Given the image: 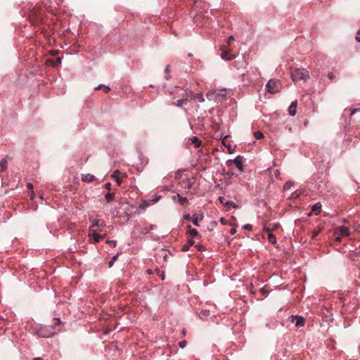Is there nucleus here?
<instances>
[{"mask_svg":"<svg viewBox=\"0 0 360 360\" xmlns=\"http://www.w3.org/2000/svg\"><path fill=\"white\" fill-rule=\"evenodd\" d=\"M291 78L293 81L304 80L309 78V71L304 68H296L291 71Z\"/></svg>","mask_w":360,"mask_h":360,"instance_id":"2","label":"nucleus"},{"mask_svg":"<svg viewBox=\"0 0 360 360\" xmlns=\"http://www.w3.org/2000/svg\"><path fill=\"white\" fill-rule=\"evenodd\" d=\"M196 248L198 250H203V247L202 245H196Z\"/></svg>","mask_w":360,"mask_h":360,"instance_id":"47","label":"nucleus"},{"mask_svg":"<svg viewBox=\"0 0 360 360\" xmlns=\"http://www.w3.org/2000/svg\"><path fill=\"white\" fill-rule=\"evenodd\" d=\"M356 41H359V42H360V37H356Z\"/></svg>","mask_w":360,"mask_h":360,"instance_id":"53","label":"nucleus"},{"mask_svg":"<svg viewBox=\"0 0 360 360\" xmlns=\"http://www.w3.org/2000/svg\"><path fill=\"white\" fill-rule=\"evenodd\" d=\"M350 116L354 115L356 112H360V108H350Z\"/></svg>","mask_w":360,"mask_h":360,"instance_id":"31","label":"nucleus"},{"mask_svg":"<svg viewBox=\"0 0 360 360\" xmlns=\"http://www.w3.org/2000/svg\"><path fill=\"white\" fill-rule=\"evenodd\" d=\"M328 78H329L330 80H332V79H333V74L332 72H329V73L328 74Z\"/></svg>","mask_w":360,"mask_h":360,"instance_id":"45","label":"nucleus"},{"mask_svg":"<svg viewBox=\"0 0 360 360\" xmlns=\"http://www.w3.org/2000/svg\"><path fill=\"white\" fill-rule=\"evenodd\" d=\"M271 229H270L269 227H264V231L268 233V235L269 233H271Z\"/></svg>","mask_w":360,"mask_h":360,"instance_id":"40","label":"nucleus"},{"mask_svg":"<svg viewBox=\"0 0 360 360\" xmlns=\"http://www.w3.org/2000/svg\"><path fill=\"white\" fill-rule=\"evenodd\" d=\"M106 243L109 244L111 247L115 248L117 245V241L113 240H107Z\"/></svg>","mask_w":360,"mask_h":360,"instance_id":"28","label":"nucleus"},{"mask_svg":"<svg viewBox=\"0 0 360 360\" xmlns=\"http://www.w3.org/2000/svg\"><path fill=\"white\" fill-rule=\"evenodd\" d=\"M188 101V98L185 99H179L176 102L173 103V105H176L178 107H182L183 104Z\"/></svg>","mask_w":360,"mask_h":360,"instance_id":"23","label":"nucleus"},{"mask_svg":"<svg viewBox=\"0 0 360 360\" xmlns=\"http://www.w3.org/2000/svg\"><path fill=\"white\" fill-rule=\"evenodd\" d=\"M316 235H318V233H314L313 237H315Z\"/></svg>","mask_w":360,"mask_h":360,"instance_id":"60","label":"nucleus"},{"mask_svg":"<svg viewBox=\"0 0 360 360\" xmlns=\"http://www.w3.org/2000/svg\"><path fill=\"white\" fill-rule=\"evenodd\" d=\"M236 232V229H231V231H230V233L231 235H234Z\"/></svg>","mask_w":360,"mask_h":360,"instance_id":"46","label":"nucleus"},{"mask_svg":"<svg viewBox=\"0 0 360 360\" xmlns=\"http://www.w3.org/2000/svg\"><path fill=\"white\" fill-rule=\"evenodd\" d=\"M103 86V85H102V84H99L98 86H97L96 87H95V89H96V90H98V89H101Z\"/></svg>","mask_w":360,"mask_h":360,"instance_id":"48","label":"nucleus"},{"mask_svg":"<svg viewBox=\"0 0 360 360\" xmlns=\"http://www.w3.org/2000/svg\"><path fill=\"white\" fill-rule=\"evenodd\" d=\"M164 278H165V276H161V279L164 280Z\"/></svg>","mask_w":360,"mask_h":360,"instance_id":"61","label":"nucleus"},{"mask_svg":"<svg viewBox=\"0 0 360 360\" xmlns=\"http://www.w3.org/2000/svg\"><path fill=\"white\" fill-rule=\"evenodd\" d=\"M229 204L228 205H230V206H232L233 207H236V205L234 202L233 201H228Z\"/></svg>","mask_w":360,"mask_h":360,"instance_id":"41","label":"nucleus"},{"mask_svg":"<svg viewBox=\"0 0 360 360\" xmlns=\"http://www.w3.org/2000/svg\"><path fill=\"white\" fill-rule=\"evenodd\" d=\"M96 179L95 176L91 174H86L82 176V180L84 182H92Z\"/></svg>","mask_w":360,"mask_h":360,"instance_id":"13","label":"nucleus"},{"mask_svg":"<svg viewBox=\"0 0 360 360\" xmlns=\"http://www.w3.org/2000/svg\"><path fill=\"white\" fill-rule=\"evenodd\" d=\"M117 255H118V254H117V255H115V256H113V257H112L111 260L108 262V266H109V267L112 266V265H113V264H114L115 261V260L117 259Z\"/></svg>","mask_w":360,"mask_h":360,"instance_id":"29","label":"nucleus"},{"mask_svg":"<svg viewBox=\"0 0 360 360\" xmlns=\"http://www.w3.org/2000/svg\"><path fill=\"white\" fill-rule=\"evenodd\" d=\"M165 71V73H166L165 79L167 80H169L171 78V75H170V66L169 65L166 66Z\"/></svg>","mask_w":360,"mask_h":360,"instance_id":"26","label":"nucleus"},{"mask_svg":"<svg viewBox=\"0 0 360 360\" xmlns=\"http://www.w3.org/2000/svg\"><path fill=\"white\" fill-rule=\"evenodd\" d=\"M89 236L93 238L94 242L95 243H98L101 239L105 238V235H100L97 233L94 230L89 229Z\"/></svg>","mask_w":360,"mask_h":360,"instance_id":"7","label":"nucleus"},{"mask_svg":"<svg viewBox=\"0 0 360 360\" xmlns=\"http://www.w3.org/2000/svg\"><path fill=\"white\" fill-rule=\"evenodd\" d=\"M27 188H28L29 189L32 190V188H33L32 184L31 183H28V184H27ZM33 192H34V191H32V193H33Z\"/></svg>","mask_w":360,"mask_h":360,"instance_id":"44","label":"nucleus"},{"mask_svg":"<svg viewBox=\"0 0 360 360\" xmlns=\"http://www.w3.org/2000/svg\"><path fill=\"white\" fill-rule=\"evenodd\" d=\"M316 235H318V233H314L313 237H315Z\"/></svg>","mask_w":360,"mask_h":360,"instance_id":"58","label":"nucleus"},{"mask_svg":"<svg viewBox=\"0 0 360 360\" xmlns=\"http://www.w3.org/2000/svg\"><path fill=\"white\" fill-rule=\"evenodd\" d=\"M158 200V198H155V200H153L155 202H157Z\"/></svg>","mask_w":360,"mask_h":360,"instance_id":"57","label":"nucleus"},{"mask_svg":"<svg viewBox=\"0 0 360 360\" xmlns=\"http://www.w3.org/2000/svg\"><path fill=\"white\" fill-rule=\"evenodd\" d=\"M176 198L178 199L179 200V203L181 205H184L186 202H187V198H185V197H183L181 196V195L179 194H177L176 195H174L172 197V200H175Z\"/></svg>","mask_w":360,"mask_h":360,"instance_id":"15","label":"nucleus"},{"mask_svg":"<svg viewBox=\"0 0 360 360\" xmlns=\"http://www.w3.org/2000/svg\"><path fill=\"white\" fill-rule=\"evenodd\" d=\"M194 244V241L193 239H190L188 240L187 243L184 245L182 248H181V250L183 252H187L190 249V247H191L192 245H193Z\"/></svg>","mask_w":360,"mask_h":360,"instance_id":"17","label":"nucleus"},{"mask_svg":"<svg viewBox=\"0 0 360 360\" xmlns=\"http://www.w3.org/2000/svg\"><path fill=\"white\" fill-rule=\"evenodd\" d=\"M321 212V204L320 202H316L314 205H313L311 208V212L309 214V215H311V214H314L315 215L320 214Z\"/></svg>","mask_w":360,"mask_h":360,"instance_id":"9","label":"nucleus"},{"mask_svg":"<svg viewBox=\"0 0 360 360\" xmlns=\"http://www.w3.org/2000/svg\"><path fill=\"white\" fill-rule=\"evenodd\" d=\"M260 291L262 293V295H264L265 297L267 296L269 294L268 291L264 288H261Z\"/></svg>","mask_w":360,"mask_h":360,"instance_id":"36","label":"nucleus"},{"mask_svg":"<svg viewBox=\"0 0 360 360\" xmlns=\"http://www.w3.org/2000/svg\"><path fill=\"white\" fill-rule=\"evenodd\" d=\"M194 98L196 99L200 103H202L205 101L203 94L201 93L196 94L195 95H194Z\"/></svg>","mask_w":360,"mask_h":360,"instance_id":"24","label":"nucleus"},{"mask_svg":"<svg viewBox=\"0 0 360 360\" xmlns=\"http://www.w3.org/2000/svg\"><path fill=\"white\" fill-rule=\"evenodd\" d=\"M316 235H318V233H314L313 237H315Z\"/></svg>","mask_w":360,"mask_h":360,"instance_id":"59","label":"nucleus"},{"mask_svg":"<svg viewBox=\"0 0 360 360\" xmlns=\"http://www.w3.org/2000/svg\"><path fill=\"white\" fill-rule=\"evenodd\" d=\"M290 321L295 325L296 327H302L304 326L305 319L299 315H291L290 316Z\"/></svg>","mask_w":360,"mask_h":360,"instance_id":"5","label":"nucleus"},{"mask_svg":"<svg viewBox=\"0 0 360 360\" xmlns=\"http://www.w3.org/2000/svg\"><path fill=\"white\" fill-rule=\"evenodd\" d=\"M274 175L277 178V179H280V175H281V173L278 170H276L275 171V173H274Z\"/></svg>","mask_w":360,"mask_h":360,"instance_id":"39","label":"nucleus"},{"mask_svg":"<svg viewBox=\"0 0 360 360\" xmlns=\"http://www.w3.org/2000/svg\"><path fill=\"white\" fill-rule=\"evenodd\" d=\"M186 330L185 329H183V330H181V335H182V336H185V335H186Z\"/></svg>","mask_w":360,"mask_h":360,"instance_id":"49","label":"nucleus"},{"mask_svg":"<svg viewBox=\"0 0 360 360\" xmlns=\"http://www.w3.org/2000/svg\"><path fill=\"white\" fill-rule=\"evenodd\" d=\"M136 230L138 231V233L141 235H145L150 231V229L148 227H141L140 225H136L134 226Z\"/></svg>","mask_w":360,"mask_h":360,"instance_id":"14","label":"nucleus"},{"mask_svg":"<svg viewBox=\"0 0 360 360\" xmlns=\"http://www.w3.org/2000/svg\"><path fill=\"white\" fill-rule=\"evenodd\" d=\"M297 113V101L291 103L288 108V114L290 116H295Z\"/></svg>","mask_w":360,"mask_h":360,"instance_id":"10","label":"nucleus"},{"mask_svg":"<svg viewBox=\"0 0 360 360\" xmlns=\"http://www.w3.org/2000/svg\"><path fill=\"white\" fill-rule=\"evenodd\" d=\"M190 141L195 148H199L202 145V141L200 140L197 136H192L190 139Z\"/></svg>","mask_w":360,"mask_h":360,"instance_id":"16","label":"nucleus"},{"mask_svg":"<svg viewBox=\"0 0 360 360\" xmlns=\"http://www.w3.org/2000/svg\"><path fill=\"white\" fill-rule=\"evenodd\" d=\"M8 162L6 158H3L0 161V172H4L7 169Z\"/></svg>","mask_w":360,"mask_h":360,"instance_id":"19","label":"nucleus"},{"mask_svg":"<svg viewBox=\"0 0 360 360\" xmlns=\"http://www.w3.org/2000/svg\"><path fill=\"white\" fill-rule=\"evenodd\" d=\"M342 236H349L351 234L350 230L347 226H341L339 228Z\"/></svg>","mask_w":360,"mask_h":360,"instance_id":"12","label":"nucleus"},{"mask_svg":"<svg viewBox=\"0 0 360 360\" xmlns=\"http://www.w3.org/2000/svg\"><path fill=\"white\" fill-rule=\"evenodd\" d=\"M192 217L189 214H184V219L187 221H191Z\"/></svg>","mask_w":360,"mask_h":360,"instance_id":"35","label":"nucleus"},{"mask_svg":"<svg viewBox=\"0 0 360 360\" xmlns=\"http://www.w3.org/2000/svg\"><path fill=\"white\" fill-rule=\"evenodd\" d=\"M155 228H156V226L153 225V224H150L149 226V227H148V229H150V231H152V230L155 229Z\"/></svg>","mask_w":360,"mask_h":360,"instance_id":"43","label":"nucleus"},{"mask_svg":"<svg viewBox=\"0 0 360 360\" xmlns=\"http://www.w3.org/2000/svg\"><path fill=\"white\" fill-rule=\"evenodd\" d=\"M254 136L256 139H261L263 138L264 135H263V133L259 131H255L254 133Z\"/></svg>","mask_w":360,"mask_h":360,"instance_id":"27","label":"nucleus"},{"mask_svg":"<svg viewBox=\"0 0 360 360\" xmlns=\"http://www.w3.org/2000/svg\"><path fill=\"white\" fill-rule=\"evenodd\" d=\"M268 240L271 244H276V238L273 233H269L268 235Z\"/></svg>","mask_w":360,"mask_h":360,"instance_id":"25","label":"nucleus"},{"mask_svg":"<svg viewBox=\"0 0 360 360\" xmlns=\"http://www.w3.org/2000/svg\"><path fill=\"white\" fill-rule=\"evenodd\" d=\"M33 360H43V359L40 357H37V358L34 359Z\"/></svg>","mask_w":360,"mask_h":360,"instance_id":"52","label":"nucleus"},{"mask_svg":"<svg viewBox=\"0 0 360 360\" xmlns=\"http://www.w3.org/2000/svg\"><path fill=\"white\" fill-rule=\"evenodd\" d=\"M335 239H336L337 241H340L341 240V238L340 236L336 237Z\"/></svg>","mask_w":360,"mask_h":360,"instance_id":"50","label":"nucleus"},{"mask_svg":"<svg viewBox=\"0 0 360 360\" xmlns=\"http://www.w3.org/2000/svg\"><path fill=\"white\" fill-rule=\"evenodd\" d=\"M234 40V37L233 36H230L229 38H228V40H227V43L229 44H230V43Z\"/></svg>","mask_w":360,"mask_h":360,"instance_id":"42","label":"nucleus"},{"mask_svg":"<svg viewBox=\"0 0 360 360\" xmlns=\"http://www.w3.org/2000/svg\"><path fill=\"white\" fill-rule=\"evenodd\" d=\"M147 271H148V274H152V271H151V270H150V269L147 270Z\"/></svg>","mask_w":360,"mask_h":360,"instance_id":"55","label":"nucleus"},{"mask_svg":"<svg viewBox=\"0 0 360 360\" xmlns=\"http://www.w3.org/2000/svg\"><path fill=\"white\" fill-rule=\"evenodd\" d=\"M105 189L110 191L111 189V184L110 182H108L105 184Z\"/></svg>","mask_w":360,"mask_h":360,"instance_id":"37","label":"nucleus"},{"mask_svg":"<svg viewBox=\"0 0 360 360\" xmlns=\"http://www.w3.org/2000/svg\"><path fill=\"white\" fill-rule=\"evenodd\" d=\"M293 186H294V182L292 181H288L286 183H285V184L283 185V188L284 191H288Z\"/></svg>","mask_w":360,"mask_h":360,"instance_id":"22","label":"nucleus"},{"mask_svg":"<svg viewBox=\"0 0 360 360\" xmlns=\"http://www.w3.org/2000/svg\"><path fill=\"white\" fill-rule=\"evenodd\" d=\"M242 160L243 157L240 155H238L233 160H229L226 163L228 166H230L231 164L233 163L237 167V169L239 171L242 172L243 170Z\"/></svg>","mask_w":360,"mask_h":360,"instance_id":"6","label":"nucleus"},{"mask_svg":"<svg viewBox=\"0 0 360 360\" xmlns=\"http://www.w3.org/2000/svg\"><path fill=\"white\" fill-rule=\"evenodd\" d=\"M209 314H210V311H209V310H205V311H201V313H200V317L201 319H202V316H208V315H209Z\"/></svg>","mask_w":360,"mask_h":360,"instance_id":"33","label":"nucleus"},{"mask_svg":"<svg viewBox=\"0 0 360 360\" xmlns=\"http://www.w3.org/2000/svg\"><path fill=\"white\" fill-rule=\"evenodd\" d=\"M281 88V84L278 79H271L266 84V91L270 94H276L279 92Z\"/></svg>","mask_w":360,"mask_h":360,"instance_id":"3","label":"nucleus"},{"mask_svg":"<svg viewBox=\"0 0 360 360\" xmlns=\"http://www.w3.org/2000/svg\"><path fill=\"white\" fill-rule=\"evenodd\" d=\"M220 49L221 51V57L224 60H233L235 56L233 55L230 50L228 49V47L226 45H221L220 47Z\"/></svg>","mask_w":360,"mask_h":360,"instance_id":"4","label":"nucleus"},{"mask_svg":"<svg viewBox=\"0 0 360 360\" xmlns=\"http://www.w3.org/2000/svg\"><path fill=\"white\" fill-rule=\"evenodd\" d=\"M120 172L119 170H115L112 174V177L117 181V183L119 185H120L122 183V181L120 178Z\"/></svg>","mask_w":360,"mask_h":360,"instance_id":"18","label":"nucleus"},{"mask_svg":"<svg viewBox=\"0 0 360 360\" xmlns=\"http://www.w3.org/2000/svg\"><path fill=\"white\" fill-rule=\"evenodd\" d=\"M60 324L61 321L59 319H54L52 324L41 326L37 333L40 337L49 338L60 330V328H57Z\"/></svg>","mask_w":360,"mask_h":360,"instance_id":"1","label":"nucleus"},{"mask_svg":"<svg viewBox=\"0 0 360 360\" xmlns=\"http://www.w3.org/2000/svg\"><path fill=\"white\" fill-rule=\"evenodd\" d=\"M187 345V342L186 340H183V341H180L179 342V346L181 348V349H184Z\"/></svg>","mask_w":360,"mask_h":360,"instance_id":"32","label":"nucleus"},{"mask_svg":"<svg viewBox=\"0 0 360 360\" xmlns=\"http://www.w3.org/2000/svg\"><path fill=\"white\" fill-rule=\"evenodd\" d=\"M202 219V217L199 218L198 215L194 214V215L192 216L191 221H192V222L193 223L194 225H195L196 226H199V221L201 220Z\"/></svg>","mask_w":360,"mask_h":360,"instance_id":"20","label":"nucleus"},{"mask_svg":"<svg viewBox=\"0 0 360 360\" xmlns=\"http://www.w3.org/2000/svg\"><path fill=\"white\" fill-rule=\"evenodd\" d=\"M89 221L91 223V226L94 227H104L105 226V223L103 220L101 219H96L93 218H89Z\"/></svg>","mask_w":360,"mask_h":360,"instance_id":"8","label":"nucleus"},{"mask_svg":"<svg viewBox=\"0 0 360 360\" xmlns=\"http://www.w3.org/2000/svg\"><path fill=\"white\" fill-rule=\"evenodd\" d=\"M115 193H107L105 195V200L108 202H110L114 200Z\"/></svg>","mask_w":360,"mask_h":360,"instance_id":"21","label":"nucleus"},{"mask_svg":"<svg viewBox=\"0 0 360 360\" xmlns=\"http://www.w3.org/2000/svg\"><path fill=\"white\" fill-rule=\"evenodd\" d=\"M221 222L222 224H224V218H221Z\"/></svg>","mask_w":360,"mask_h":360,"instance_id":"54","label":"nucleus"},{"mask_svg":"<svg viewBox=\"0 0 360 360\" xmlns=\"http://www.w3.org/2000/svg\"><path fill=\"white\" fill-rule=\"evenodd\" d=\"M57 62H58V63H61V58H58L57 59Z\"/></svg>","mask_w":360,"mask_h":360,"instance_id":"51","label":"nucleus"},{"mask_svg":"<svg viewBox=\"0 0 360 360\" xmlns=\"http://www.w3.org/2000/svg\"><path fill=\"white\" fill-rule=\"evenodd\" d=\"M243 228L248 231H251L252 229V226L250 224H245Z\"/></svg>","mask_w":360,"mask_h":360,"instance_id":"34","label":"nucleus"},{"mask_svg":"<svg viewBox=\"0 0 360 360\" xmlns=\"http://www.w3.org/2000/svg\"><path fill=\"white\" fill-rule=\"evenodd\" d=\"M188 56H192V53H188Z\"/></svg>","mask_w":360,"mask_h":360,"instance_id":"62","label":"nucleus"},{"mask_svg":"<svg viewBox=\"0 0 360 360\" xmlns=\"http://www.w3.org/2000/svg\"><path fill=\"white\" fill-rule=\"evenodd\" d=\"M219 200L223 205H228V204H229L228 200H226L224 197H221V196L219 197Z\"/></svg>","mask_w":360,"mask_h":360,"instance_id":"30","label":"nucleus"},{"mask_svg":"<svg viewBox=\"0 0 360 360\" xmlns=\"http://www.w3.org/2000/svg\"><path fill=\"white\" fill-rule=\"evenodd\" d=\"M186 228L188 229V234L192 238H194L198 236V232L197 229L192 228L191 225H187Z\"/></svg>","mask_w":360,"mask_h":360,"instance_id":"11","label":"nucleus"},{"mask_svg":"<svg viewBox=\"0 0 360 360\" xmlns=\"http://www.w3.org/2000/svg\"><path fill=\"white\" fill-rule=\"evenodd\" d=\"M103 87L104 91H105V93H108V92H109V91H110V86H104V85H103Z\"/></svg>","mask_w":360,"mask_h":360,"instance_id":"38","label":"nucleus"},{"mask_svg":"<svg viewBox=\"0 0 360 360\" xmlns=\"http://www.w3.org/2000/svg\"><path fill=\"white\" fill-rule=\"evenodd\" d=\"M357 35H360V29L359 30V31L357 32Z\"/></svg>","mask_w":360,"mask_h":360,"instance_id":"56","label":"nucleus"}]
</instances>
